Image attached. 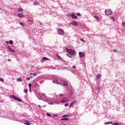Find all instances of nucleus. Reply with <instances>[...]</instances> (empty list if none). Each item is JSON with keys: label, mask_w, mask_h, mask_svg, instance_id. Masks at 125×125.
<instances>
[{"label": "nucleus", "mask_w": 125, "mask_h": 125, "mask_svg": "<svg viewBox=\"0 0 125 125\" xmlns=\"http://www.w3.org/2000/svg\"><path fill=\"white\" fill-rule=\"evenodd\" d=\"M66 50L70 55H74V54H75V51L72 49L66 48Z\"/></svg>", "instance_id": "1"}, {"label": "nucleus", "mask_w": 125, "mask_h": 125, "mask_svg": "<svg viewBox=\"0 0 125 125\" xmlns=\"http://www.w3.org/2000/svg\"><path fill=\"white\" fill-rule=\"evenodd\" d=\"M104 12L106 15H111V14L113 13V12H112L110 9H106L105 10Z\"/></svg>", "instance_id": "2"}, {"label": "nucleus", "mask_w": 125, "mask_h": 125, "mask_svg": "<svg viewBox=\"0 0 125 125\" xmlns=\"http://www.w3.org/2000/svg\"><path fill=\"white\" fill-rule=\"evenodd\" d=\"M11 97L13 98V99H14L15 100H16L17 101H22V100H21L20 98L13 95H11Z\"/></svg>", "instance_id": "3"}, {"label": "nucleus", "mask_w": 125, "mask_h": 125, "mask_svg": "<svg viewBox=\"0 0 125 125\" xmlns=\"http://www.w3.org/2000/svg\"><path fill=\"white\" fill-rule=\"evenodd\" d=\"M59 34L62 36H63L64 35V31L61 29H59Z\"/></svg>", "instance_id": "4"}, {"label": "nucleus", "mask_w": 125, "mask_h": 125, "mask_svg": "<svg viewBox=\"0 0 125 125\" xmlns=\"http://www.w3.org/2000/svg\"><path fill=\"white\" fill-rule=\"evenodd\" d=\"M79 56L81 58H83V57H84V54L83 52H79Z\"/></svg>", "instance_id": "5"}, {"label": "nucleus", "mask_w": 125, "mask_h": 125, "mask_svg": "<svg viewBox=\"0 0 125 125\" xmlns=\"http://www.w3.org/2000/svg\"><path fill=\"white\" fill-rule=\"evenodd\" d=\"M77 103H78V101H73L70 104L69 107H71V106H72V105H74V104H77Z\"/></svg>", "instance_id": "6"}, {"label": "nucleus", "mask_w": 125, "mask_h": 125, "mask_svg": "<svg viewBox=\"0 0 125 125\" xmlns=\"http://www.w3.org/2000/svg\"><path fill=\"white\" fill-rule=\"evenodd\" d=\"M71 17H72V18H73V19H78V17L74 15L73 14H71Z\"/></svg>", "instance_id": "7"}, {"label": "nucleus", "mask_w": 125, "mask_h": 125, "mask_svg": "<svg viewBox=\"0 0 125 125\" xmlns=\"http://www.w3.org/2000/svg\"><path fill=\"white\" fill-rule=\"evenodd\" d=\"M71 24L74 25V26H78V22H77V21H72Z\"/></svg>", "instance_id": "8"}, {"label": "nucleus", "mask_w": 125, "mask_h": 125, "mask_svg": "<svg viewBox=\"0 0 125 125\" xmlns=\"http://www.w3.org/2000/svg\"><path fill=\"white\" fill-rule=\"evenodd\" d=\"M36 96H37V97H38V98L39 99H40V100H42V96H40V95H39V94H36Z\"/></svg>", "instance_id": "9"}, {"label": "nucleus", "mask_w": 125, "mask_h": 125, "mask_svg": "<svg viewBox=\"0 0 125 125\" xmlns=\"http://www.w3.org/2000/svg\"><path fill=\"white\" fill-rule=\"evenodd\" d=\"M65 101L66 102H68V100L67 99V98H64L63 99H62V103H64V102H65Z\"/></svg>", "instance_id": "10"}, {"label": "nucleus", "mask_w": 125, "mask_h": 125, "mask_svg": "<svg viewBox=\"0 0 125 125\" xmlns=\"http://www.w3.org/2000/svg\"><path fill=\"white\" fill-rule=\"evenodd\" d=\"M18 16L19 17H20V18H22L23 17H24V15L23 14H21V13H19L18 14Z\"/></svg>", "instance_id": "11"}, {"label": "nucleus", "mask_w": 125, "mask_h": 125, "mask_svg": "<svg viewBox=\"0 0 125 125\" xmlns=\"http://www.w3.org/2000/svg\"><path fill=\"white\" fill-rule=\"evenodd\" d=\"M24 125H31V123H30L28 121H24Z\"/></svg>", "instance_id": "12"}, {"label": "nucleus", "mask_w": 125, "mask_h": 125, "mask_svg": "<svg viewBox=\"0 0 125 125\" xmlns=\"http://www.w3.org/2000/svg\"><path fill=\"white\" fill-rule=\"evenodd\" d=\"M43 60H49V59L46 57H43L42 60L41 62H43Z\"/></svg>", "instance_id": "13"}, {"label": "nucleus", "mask_w": 125, "mask_h": 125, "mask_svg": "<svg viewBox=\"0 0 125 125\" xmlns=\"http://www.w3.org/2000/svg\"><path fill=\"white\" fill-rule=\"evenodd\" d=\"M7 48L8 49V51H10V52H11V50H12V49H11L9 46H7Z\"/></svg>", "instance_id": "14"}, {"label": "nucleus", "mask_w": 125, "mask_h": 125, "mask_svg": "<svg viewBox=\"0 0 125 125\" xmlns=\"http://www.w3.org/2000/svg\"><path fill=\"white\" fill-rule=\"evenodd\" d=\"M34 86L35 87H37L38 88H40V87L39 86V84H38V83H36L34 84Z\"/></svg>", "instance_id": "15"}, {"label": "nucleus", "mask_w": 125, "mask_h": 125, "mask_svg": "<svg viewBox=\"0 0 125 125\" xmlns=\"http://www.w3.org/2000/svg\"><path fill=\"white\" fill-rule=\"evenodd\" d=\"M18 11H19V12H22V11H23V9H22V8H20L18 9Z\"/></svg>", "instance_id": "16"}, {"label": "nucleus", "mask_w": 125, "mask_h": 125, "mask_svg": "<svg viewBox=\"0 0 125 125\" xmlns=\"http://www.w3.org/2000/svg\"><path fill=\"white\" fill-rule=\"evenodd\" d=\"M62 84H63V85H68V83L66 82H63Z\"/></svg>", "instance_id": "17"}, {"label": "nucleus", "mask_w": 125, "mask_h": 125, "mask_svg": "<svg viewBox=\"0 0 125 125\" xmlns=\"http://www.w3.org/2000/svg\"><path fill=\"white\" fill-rule=\"evenodd\" d=\"M101 78V74H98L97 76V79H100Z\"/></svg>", "instance_id": "18"}, {"label": "nucleus", "mask_w": 125, "mask_h": 125, "mask_svg": "<svg viewBox=\"0 0 125 125\" xmlns=\"http://www.w3.org/2000/svg\"><path fill=\"white\" fill-rule=\"evenodd\" d=\"M68 120H69V119H68V118H62L61 119L62 121H68Z\"/></svg>", "instance_id": "19"}, {"label": "nucleus", "mask_w": 125, "mask_h": 125, "mask_svg": "<svg viewBox=\"0 0 125 125\" xmlns=\"http://www.w3.org/2000/svg\"><path fill=\"white\" fill-rule=\"evenodd\" d=\"M17 82H22V79L21 78H18L17 79Z\"/></svg>", "instance_id": "20"}, {"label": "nucleus", "mask_w": 125, "mask_h": 125, "mask_svg": "<svg viewBox=\"0 0 125 125\" xmlns=\"http://www.w3.org/2000/svg\"><path fill=\"white\" fill-rule=\"evenodd\" d=\"M54 83H57V84H58V83H59V82H58V81H57V80H54Z\"/></svg>", "instance_id": "21"}, {"label": "nucleus", "mask_w": 125, "mask_h": 125, "mask_svg": "<svg viewBox=\"0 0 125 125\" xmlns=\"http://www.w3.org/2000/svg\"><path fill=\"white\" fill-rule=\"evenodd\" d=\"M56 56H57V58L58 59H61V57H60V56H59V55H58V54H57L56 55Z\"/></svg>", "instance_id": "22"}, {"label": "nucleus", "mask_w": 125, "mask_h": 125, "mask_svg": "<svg viewBox=\"0 0 125 125\" xmlns=\"http://www.w3.org/2000/svg\"><path fill=\"white\" fill-rule=\"evenodd\" d=\"M109 124H113V122H105L104 125H109Z\"/></svg>", "instance_id": "23"}, {"label": "nucleus", "mask_w": 125, "mask_h": 125, "mask_svg": "<svg viewBox=\"0 0 125 125\" xmlns=\"http://www.w3.org/2000/svg\"><path fill=\"white\" fill-rule=\"evenodd\" d=\"M94 17H95V19H96V20H98V21H99V18H98L97 17V16H95Z\"/></svg>", "instance_id": "24"}, {"label": "nucleus", "mask_w": 125, "mask_h": 125, "mask_svg": "<svg viewBox=\"0 0 125 125\" xmlns=\"http://www.w3.org/2000/svg\"><path fill=\"white\" fill-rule=\"evenodd\" d=\"M34 3L35 5H38V4H39V3L38 2V1H35L34 2Z\"/></svg>", "instance_id": "25"}, {"label": "nucleus", "mask_w": 125, "mask_h": 125, "mask_svg": "<svg viewBox=\"0 0 125 125\" xmlns=\"http://www.w3.org/2000/svg\"><path fill=\"white\" fill-rule=\"evenodd\" d=\"M10 44H12L13 43V41L12 40H11L9 42Z\"/></svg>", "instance_id": "26"}, {"label": "nucleus", "mask_w": 125, "mask_h": 125, "mask_svg": "<svg viewBox=\"0 0 125 125\" xmlns=\"http://www.w3.org/2000/svg\"><path fill=\"white\" fill-rule=\"evenodd\" d=\"M0 82H4V80H3V78H0Z\"/></svg>", "instance_id": "27"}, {"label": "nucleus", "mask_w": 125, "mask_h": 125, "mask_svg": "<svg viewBox=\"0 0 125 125\" xmlns=\"http://www.w3.org/2000/svg\"><path fill=\"white\" fill-rule=\"evenodd\" d=\"M28 86H29V88H31V87H32V83H29V84H28Z\"/></svg>", "instance_id": "28"}, {"label": "nucleus", "mask_w": 125, "mask_h": 125, "mask_svg": "<svg viewBox=\"0 0 125 125\" xmlns=\"http://www.w3.org/2000/svg\"><path fill=\"white\" fill-rule=\"evenodd\" d=\"M24 92H25V93H27L28 92V90L27 89H25L24 90Z\"/></svg>", "instance_id": "29"}, {"label": "nucleus", "mask_w": 125, "mask_h": 125, "mask_svg": "<svg viewBox=\"0 0 125 125\" xmlns=\"http://www.w3.org/2000/svg\"><path fill=\"white\" fill-rule=\"evenodd\" d=\"M111 20H113V21H115V18L114 17H111Z\"/></svg>", "instance_id": "30"}, {"label": "nucleus", "mask_w": 125, "mask_h": 125, "mask_svg": "<svg viewBox=\"0 0 125 125\" xmlns=\"http://www.w3.org/2000/svg\"><path fill=\"white\" fill-rule=\"evenodd\" d=\"M65 107H68L69 106V104L67 103L64 104Z\"/></svg>", "instance_id": "31"}, {"label": "nucleus", "mask_w": 125, "mask_h": 125, "mask_svg": "<svg viewBox=\"0 0 125 125\" xmlns=\"http://www.w3.org/2000/svg\"><path fill=\"white\" fill-rule=\"evenodd\" d=\"M47 116H49V117H51V115L49 113H46Z\"/></svg>", "instance_id": "32"}, {"label": "nucleus", "mask_w": 125, "mask_h": 125, "mask_svg": "<svg viewBox=\"0 0 125 125\" xmlns=\"http://www.w3.org/2000/svg\"><path fill=\"white\" fill-rule=\"evenodd\" d=\"M20 25H21V26H24V23H23L22 22H20Z\"/></svg>", "instance_id": "33"}, {"label": "nucleus", "mask_w": 125, "mask_h": 125, "mask_svg": "<svg viewBox=\"0 0 125 125\" xmlns=\"http://www.w3.org/2000/svg\"><path fill=\"white\" fill-rule=\"evenodd\" d=\"M80 41H81L82 42H85V41L83 40V39H80Z\"/></svg>", "instance_id": "34"}, {"label": "nucleus", "mask_w": 125, "mask_h": 125, "mask_svg": "<svg viewBox=\"0 0 125 125\" xmlns=\"http://www.w3.org/2000/svg\"><path fill=\"white\" fill-rule=\"evenodd\" d=\"M49 105H53V102H50L49 103Z\"/></svg>", "instance_id": "35"}, {"label": "nucleus", "mask_w": 125, "mask_h": 125, "mask_svg": "<svg viewBox=\"0 0 125 125\" xmlns=\"http://www.w3.org/2000/svg\"><path fill=\"white\" fill-rule=\"evenodd\" d=\"M122 25H123V26H124V27H125V22H122Z\"/></svg>", "instance_id": "36"}, {"label": "nucleus", "mask_w": 125, "mask_h": 125, "mask_svg": "<svg viewBox=\"0 0 125 125\" xmlns=\"http://www.w3.org/2000/svg\"><path fill=\"white\" fill-rule=\"evenodd\" d=\"M11 52H13L14 53H15V51H14V50L12 49V50H11Z\"/></svg>", "instance_id": "37"}, {"label": "nucleus", "mask_w": 125, "mask_h": 125, "mask_svg": "<svg viewBox=\"0 0 125 125\" xmlns=\"http://www.w3.org/2000/svg\"><path fill=\"white\" fill-rule=\"evenodd\" d=\"M77 16H81V13H77Z\"/></svg>", "instance_id": "38"}, {"label": "nucleus", "mask_w": 125, "mask_h": 125, "mask_svg": "<svg viewBox=\"0 0 125 125\" xmlns=\"http://www.w3.org/2000/svg\"><path fill=\"white\" fill-rule=\"evenodd\" d=\"M27 21L28 22H32V20H27Z\"/></svg>", "instance_id": "39"}, {"label": "nucleus", "mask_w": 125, "mask_h": 125, "mask_svg": "<svg viewBox=\"0 0 125 125\" xmlns=\"http://www.w3.org/2000/svg\"><path fill=\"white\" fill-rule=\"evenodd\" d=\"M59 96L62 97V96H63V94H60Z\"/></svg>", "instance_id": "40"}, {"label": "nucleus", "mask_w": 125, "mask_h": 125, "mask_svg": "<svg viewBox=\"0 0 125 125\" xmlns=\"http://www.w3.org/2000/svg\"><path fill=\"white\" fill-rule=\"evenodd\" d=\"M30 79H31V78H30V77H27V80H30Z\"/></svg>", "instance_id": "41"}, {"label": "nucleus", "mask_w": 125, "mask_h": 125, "mask_svg": "<svg viewBox=\"0 0 125 125\" xmlns=\"http://www.w3.org/2000/svg\"><path fill=\"white\" fill-rule=\"evenodd\" d=\"M73 69H76V66H73Z\"/></svg>", "instance_id": "42"}, {"label": "nucleus", "mask_w": 125, "mask_h": 125, "mask_svg": "<svg viewBox=\"0 0 125 125\" xmlns=\"http://www.w3.org/2000/svg\"><path fill=\"white\" fill-rule=\"evenodd\" d=\"M66 117H67V115H64L63 116V118H66Z\"/></svg>", "instance_id": "43"}, {"label": "nucleus", "mask_w": 125, "mask_h": 125, "mask_svg": "<svg viewBox=\"0 0 125 125\" xmlns=\"http://www.w3.org/2000/svg\"><path fill=\"white\" fill-rule=\"evenodd\" d=\"M6 43H7V44H8V43H8V42L6 41Z\"/></svg>", "instance_id": "44"}, {"label": "nucleus", "mask_w": 125, "mask_h": 125, "mask_svg": "<svg viewBox=\"0 0 125 125\" xmlns=\"http://www.w3.org/2000/svg\"><path fill=\"white\" fill-rule=\"evenodd\" d=\"M33 75H37V74H36V73H34V74H33Z\"/></svg>", "instance_id": "45"}, {"label": "nucleus", "mask_w": 125, "mask_h": 125, "mask_svg": "<svg viewBox=\"0 0 125 125\" xmlns=\"http://www.w3.org/2000/svg\"><path fill=\"white\" fill-rule=\"evenodd\" d=\"M113 51H117V50H113Z\"/></svg>", "instance_id": "46"}, {"label": "nucleus", "mask_w": 125, "mask_h": 125, "mask_svg": "<svg viewBox=\"0 0 125 125\" xmlns=\"http://www.w3.org/2000/svg\"><path fill=\"white\" fill-rule=\"evenodd\" d=\"M29 90H30V91H31V88H29Z\"/></svg>", "instance_id": "47"}, {"label": "nucleus", "mask_w": 125, "mask_h": 125, "mask_svg": "<svg viewBox=\"0 0 125 125\" xmlns=\"http://www.w3.org/2000/svg\"><path fill=\"white\" fill-rule=\"evenodd\" d=\"M39 107H41V106H40V105H39Z\"/></svg>", "instance_id": "48"}, {"label": "nucleus", "mask_w": 125, "mask_h": 125, "mask_svg": "<svg viewBox=\"0 0 125 125\" xmlns=\"http://www.w3.org/2000/svg\"><path fill=\"white\" fill-rule=\"evenodd\" d=\"M30 75H32V73H31Z\"/></svg>", "instance_id": "49"}]
</instances>
